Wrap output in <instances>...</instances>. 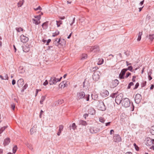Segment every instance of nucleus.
<instances>
[{
  "mask_svg": "<svg viewBox=\"0 0 154 154\" xmlns=\"http://www.w3.org/2000/svg\"><path fill=\"white\" fill-rule=\"evenodd\" d=\"M89 94L85 95L83 91L78 92L77 95V97L78 99H79L82 98L86 99V100L88 101L89 100Z\"/></svg>",
  "mask_w": 154,
  "mask_h": 154,
  "instance_id": "obj_1",
  "label": "nucleus"
},
{
  "mask_svg": "<svg viewBox=\"0 0 154 154\" xmlns=\"http://www.w3.org/2000/svg\"><path fill=\"white\" fill-rule=\"evenodd\" d=\"M122 105L125 107H128L130 105V102L129 99L127 98H125L122 100Z\"/></svg>",
  "mask_w": 154,
  "mask_h": 154,
  "instance_id": "obj_2",
  "label": "nucleus"
},
{
  "mask_svg": "<svg viewBox=\"0 0 154 154\" xmlns=\"http://www.w3.org/2000/svg\"><path fill=\"white\" fill-rule=\"evenodd\" d=\"M146 144L147 146H151L150 149H153L154 150L153 145H154V139H152L149 138L147 140Z\"/></svg>",
  "mask_w": 154,
  "mask_h": 154,
  "instance_id": "obj_3",
  "label": "nucleus"
},
{
  "mask_svg": "<svg viewBox=\"0 0 154 154\" xmlns=\"http://www.w3.org/2000/svg\"><path fill=\"white\" fill-rule=\"evenodd\" d=\"M98 105L97 107L99 110L102 111H104L106 109V107L105 105L102 101L101 100H98L97 102Z\"/></svg>",
  "mask_w": 154,
  "mask_h": 154,
  "instance_id": "obj_4",
  "label": "nucleus"
},
{
  "mask_svg": "<svg viewBox=\"0 0 154 154\" xmlns=\"http://www.w3.org/2000/svg\"><path fill=\"white\" fill-rule=\"evenodd\" d=\"M100 128L96 126L91 127L89 128L90 133L91 134H96L100 131Z\"/></svg>",
  "mask_w": 154,
  "mask_h": 154,
  "instance_id": "obj_5",
  "label": "nucleus"
},
{
  "mask_svg": "<svg viewBox=\"0 0 154 154\" xmlns=\"http://www.w3.org/2000/svg\"><path fill=\"white\" fill-rule=\"evenodd\" d=\"M100 72L99 71H95L93 73L92 75V78L94 80L97 81L100 78Z\"/></svg>",
  "mask_w": 154,
  "mask_h": 154,
  "instance_id": "obj_6",
  "label": "nucleus"
},
{
  "mask_svg": "<svg viewBox=\"0 0 154 154\" xmlns=\"http://www.w3.org/2000/svg\"><path fill=\"white\" fill-rule=\"evenodd\" d=\"M100 50L99 47L98 45L91 47L90 48V51L91 52L97 53L99 52Z\"/></svg>",
  "mask_w": 154,
  "mask_h": 154,
  "instance_id": "obj_7",
  "label": "nucleus"
},
{
  "mask_svg": "<svg viewBox=\"0 0 154 154\" xmlns=\"http://www.w3.org/2000/svg\"><path fill=\"white\" fill-rule=\"evenodd\" d=\"M142 99L141 95L139 94H136L135 96L134 100L135 103L138 104L140 101Z\"/></svg>",
  "mask_w": 154,
  "mask_h": 154,
  "instance_id": "obj_8",
  "label": "nucleus"
},
{
  "mask_svg": "<svg viewBox=\"0 0 154 154\" xmlns=\"http://www.w3.org/2000/svg\"><path fill=\"white\" fill-rule=\"evenodd\" d=\"M58 82V79L53 77H51L49 81V84L50 85H55Z\"/></svg>",
  "mask_w": 154,
  "mask_h": 154,
  "instance_id": "obj_9",
  "label": "nucleus"
},
{
  "mask_svg": "<svg viewBox=\"0 0 154 154\" xmlns=\"http://www.w3.org/2000/svg\"><path fill=\"white\" fill-rule=\"evenodd\" d=\"M119 83V81L117 79L113 80L110 84V87L111 88H113L116 87L118 85Z\"/></svg>",
  "mask_w": 154,
  "mask_h": 154,
  "instance_id": "obj_10",
  "label": "nucleus"
},
{
  "mask_svg": "<svg viewBox=\"0 0 154 154\" xmlns=\"http://www.w3.org/2000/svg\"><path fill=\"white\" fill-rule=\"evenodd\" d=\"M20 41L23 43H26L29 40V38L28 37L25 36L24 35H22L20 36Z\"/></svg>",
  "mask_w": 154,
  "mask_h": 154,
  "instance_id": "obj_11",
  "label": "nucleus"
},
{
  "mask_svg": "<svg viewBox=\"0 0 154 154\" xmlns=\"http://www.w3.org/2000/svg\"><path fill=\"white\" fill-rule=\"evenodd\" d=\"M127 71V69H124L122 70L121 72L119 75V78L120 79H124L125 77V72Z\"/></svg>",
  "mask_w": 154,
  "mask_h": 154,
  "instance_id": "obj_12",
  "label": "nucleus"
},
{
  "mask_svg": "<svg viewBox=\"0 0 154 154\" xmlns=\"http://www.w3.org/2000/svg\"><path fill=\"white\" fill-rule=\"evenodd\" d=\"M114 141L116 142H119L122 140V139L120 136L118 134H116L113 137Z\"/></svg>",
  "mask_w": 154,
  "mask_h": 154,
  "instance_id": "obj_13",
  "label": "nucleus"
},
{
  "mask_svg": "<svg viewBox=\"0 0 154 154\" xmlns=\"http://www.w3.org/2000/svg\"><path fill=\"white\" fill-rule=\"evenodd\" d=\"M62 40H63V42H65V40L63 39H61L60 38L59 39H58L57 38L56 39L55 41L54 42L53 44H54L55 45H57V46L59 44L63 45V44H62V43L60 42L62 41Z\"/></svg>",
  "mask_w": 154,
  "mask_h": 154,
  "instance_id": "obj_14",
  "label": "nucleus"
},
{
  "mask_svg": "<svg viewBox=\"0 0 154 154\" xmlns=\"http://www.w3.org/2000/svg\"><path fill=\"white\" fill-rule=\"evenodd\" d=\"M122 97L121 96L118 95L116 97L115 101L118 104H119L121 102L122 103Z\"/></svg>",
  "mask_w": 154,
  "mask_h": 154,
  "instance_id": "obj_15",
  "label": "nucleus"
},
{
  "mask_svg": "<svg viewBox=\"0 0 154 154\" xmlns=\"http://www.w3.org/2000/svg\"><path fill=\"white\" fill-rule=\"evenodd\" d=\"M109 94L108 91L106 90H103L101 91L100 94L103 97H106Z\"/></svg>",
  "mask_w": 154,
  "mask_h": 154,
  "instance_id": "obj_16",
  "label": "nucleus"
},
{
  "mask_svg": "<svg viewBox=\"0 0 154 154\" xmlns=\"http://www.w3.org/2000/svg\"><path fill=\"white\" fill-rule=\"evenodd\" d=\"M17 84L18 87L20 88L24 84L23 80L22 79H19L17 82Z\"/></svg>",
  "mask_w": 154,
  "mask_h": 154,
  "instance_id": "obj_17",
  "label": "nucleus"
},
{
  "mask_svg": "<svg viewBox=\"0 0 154 154\" xmlns=\"http://www.w3.org/2000/svg\"><path fill=\"white\" fill-rule=\"evenodd\" d=\"M88 113L90 114L91 115H94L95 114V111L94 108L91 107L88 110Z\"/></svg>",
  "mask_w": 154,
  "mask_h": 154,
  "instance_id": "obj_18",
  "label": "nucleus"
},
{
  "mask_svg": "<svg viewBox=\"0 0 154 154\" xmlns=\"http://www.w3.org/2000/svg\"><path fill=\"white\" fill-rule=\"evenodd\" d=\"M10 142V139L9 138H7L5 139L4 141L3 144L5 146L8 144Z\"/></svg>",
  "mask_w": 154,
  "mask_h": 154,
  "instance_id": "obj_19",
  "label": "nucleus"
},
{
  "mask_svg": "<svg viewBox=\"0 0 154 154\" xmlns=\"http://www.w3.org/2000/svg\"><path fill=\"white\" fill-rule=\"evenodd\" d=\"M79 125H81L84 126H86L87 125V124L85 121L81 120H79Z\"/></svg>",
  "mask_w": 154,
  "mask_h": 154,
  "instance_id": "obj_20",
  "label": "nucleus"
},
{
  "mask_svg": "<svg viewBox=\"0 0 154 154\" xmlns=\"http://www.w3.org/2000/svg\"><path fill=\"white\" fill-rule=\"evenodd\" d=\"M48 22V21H47L42 24V26L43 29H46L47 28Z\"/></svg>",
  "mask_w": 154,
  "mask_h": 154,
  "instance_id": "obj_21",
  "label": "nucleus"
},
{
  "mask_svg": "<svg viewBox=\"0 0 154 154\" xmlns=\"http://www.w3.org/2000/svg\"><path fill=\"white\" fill-rule=\"evenodd\" d=\"M8 127L7 126H4L2 128H1L0 129V136H1V134L2 132H3V131L6 129Z\"/></svg>",
  "mask_w": 154,
  "mask_h": 154,
  "instance_id": "obj_22",
  "label": "nucleus"
},
{
  "mask_svg": "<svg viewBox=\"0 0 154 154\" xmlns=\"http://www.w3.org/2000/svg\"><path fill=\"white\" fill-rule=\"evenodd\" d=\"M36 128L35 126H33L30 130V133L31 134H32L34 132L36 131Z\"/></svg>",
  "mask_w": 154,
  "mask_h": 154,
  "instance_id": "obj_23",
  "label": "nucleus"
},
{
  "mask_svg": "<svg viewBox=\"0 0 154 154\" xmlns=\"http://www.w3.org/2000/svg\"><path fill=\"white\" fill-rule=\"evenodd\" d=\"M24 2V0L20 1L17 4L18 7H21L23 4Z\"/></svg>",
  "mask_w": 154,
  "mask_h": 154,
  "instance_id": "obj_24",
  "label": "nucleus"
},
{
  "mask_svg": "<svg viewBox=\"0 0 154 154\" xmlns=\"http://www.w3.org/2000/svg\"><path fill=\"white\" fill-rule=\"evenodd\" d=\"M32 20L33 23H35V25H38L40 23V20H37L36 19H33Z\"/></svg>",
  "mask_w": 154,
  "mask_h": 154,
  "instance_id": "obj_25",
  "label": "nucleus"
},
{
  "mask_svg": "<svg viewBox=\"0 0 154 154\" xmlns=\"http://www.w3.org/2000/svg\"><path fill=\"white\" fill-rule=\"evenodd\" d=\"M142 35V32H139V33L138 37L137 39V40L138 41H139L140 40L141 38V35Z\"/></svg>",
  "mask_w": 154,
  "mask_h": 154,
  "instance_id": "obj_26",
  "label": "nucleus"
},
{
  "mask_svg": "<svg viewBox=\"0 0 154 154\" xmlns=\"http://www.w3.org/2000/svg\"><path fill=\"white\" fill-rule=\"evenodd\" d=\"M45 99V96H42L40 102L41 104H43V101Z\"/></svg>",
  "mask_w": 154,
  "mask_h": 154,
  "instance_id": "obj_27",
  "label": "nucleus"
},
{
  "mask_svg": "<svg viewBox=\"0 0 154 154\" xmlns=\"http://www.w3.org/2000/svg\"><path fill=\"white\" fill-rule=\"evenodd\" d=\"M87 57V55L86 54H83L81 56V59L83 60L86 59Z\"/></svg>",
  "mask_w": 154,
  "mask_h": 154,
  "instance_id": "obj_28",
  "label": "nucleus"
},
{
  "mask_svg": "<svg viewBox=\"0 0 154 154\" xmlns=\"http://www.w3.org/2000/svg\"><path fill=\"white\" fill-rule=\"evenodd\" d=\"M150 133L153 135H154V126H152L150 130Z\"/></svg>",
  "mask_w": 154,
  "mask_h": 154,
  "instance_id": "obj_29",
  "label": "nucleus"
},
{
  "mask_svg": "<svg viewBox=\"0 0 154 154\" xmlns=\"http://www.w3.org/2000/svg\"><path fill=\"white\" fill-rule=\"evenodd\" d=\"M148 38L151 41H152L154 38V34L149 35L148 36Z\"/></svg>",
  "mask_w": 154,
  "mask_h": 154,
  "instance_id": "obj_30",
  "label": "nucleus"
},
{
  "mask_svg": "<svg viewBox=\"0 0 154 154\" xmlns=\"http://www.w3.org/2000/svg\"><path fill=\"white\" fill-rule=\"evenodd\" d=\"M75 18L73 17L72 18V20L69 21V23L70 26H72L73 24L75 22Z\"/></svg>",
  "mask_w": 154,
  "mask_h": 154,
  "instance_id": "obj_31",
  "label": "nucleus"
},
{
  "mask_svg": "<svg viewBox=\"0 0 154 154\" xmlns=\"http://www.w3.org/2000/svg\"><path fill=\"white\" fill-rule=\"evenodd\" d=\"M17 146H15L13 148V153H15L16 152L17 149Z\"/></svg>",
  "mask_w": 154,
  "mask_h": 154,
  "instance_id": "obj_32",
  "label": "nucleus"
},
{
  "mask_svg": "<svg viewBox=\"0 0 154 154\" xmlns=\"http://www.w3.org/2000/svg\"><path fill=\"white\" fill-rule=\"evenodd\" d=\"M16 30L18 32H20V31H22L23 30V29L21 27H16Z\"/></svg>",
  "mask_w": 154,
  "mask_h": 154,
  "instance_id": "obj_33",
  "label": "nucleus"
},
{
  "mask_svg": "<svg viewBox=\"0 0 154 154\" xmlns=\"http://www.w3.org/2000/svg\"><path fill=\"white\" fill-rule=\"evenodd\" d=\"M64 82H65V81H63L62 82L60 83L59 85V87L60 88H62V87L63 88Z\"/></svg>",
  "mask_w": 154,
  "mask_h": 154,
  "instance_id": "obj_34",
  "label": "nucleus"
},
{
  "mask_svg": "<svg viewBox=\"0 0 154 154\" xmlns=\"http://www.w3.org/2000/svg\"><path fill=\"white\" fill-rule=\"evenodd\" d=\"M99 121L100 122L104 123L105 121V119L103 117H100L99 119Z\"/></svg>",
  "mask_w": 154,
  "mask_h": 154,
  "instance_id": "obj_35",
  "label": "nucleus"
},
{
  "mask_svg": "<svg viewBox=\"0 0 154 154\" xmlns=\"http://www.w3.org/2000/svg\"><path fill=\"white\" fill-rule=\"evenodd\" d=\"M125 69H127V71L128 70H129L131 71H132V70L133 69V67L131 66H128L127 68H125Z\"/></svg>",
  "mask_w": 154,
  "mask_h": 154,
  "instance_id": "obj_36",
  "label": "nucleus"
},
{
  "mask_svg": "<svg viewBox=\"0 0 154 154\" xmlns=\"http://www.w3.org/2000/svg\"><path fill=\"white\" fill-rule=\"evenodd\" d=\"M71 127L73 130H75L76 128V126L75 123H73L72 124Z\"/></svg>",
  "mask_w": 154,
  "mask_h": 154,
  "instance_id": "obj_37",
  "label": "nucleus"
},
{
  "mask_svg": "<svg viewBox=\"0 0 154 154\" xmlns=\"http://www.w3.org/2000/svg\"><path fill=\"white\" fill-rule=\"evenodd\" d=\"M34 17L35 18H37L38 20H39L41 19V16L40 15H38L35 16Z\"/></svg>",
  "mask_w": 154,
  "mask_h": 154,
  "instance_id": "obj_38",
  "label": "nucleus"
},
{
  "mask_svg": "<svg viewBox=\"0 0 154 154\" xmlns=\"http://www.w3.org/2000/svg\"><path fill=\"white\" fill-rule=\"evenodd\" d=\"M63 127L62 125H60L59 126V131H62L63 130Z\"/></svg>",
  "mask_w": 154,
  "mask_h": 154,
  "instance_id": "obj_39",
  "label": "nucleus"
},
{
  "mask_svg": "<svg viewBox=\"0 0 154 154\" xmlns=\"http://www.w3.org/2000/svg\"><path fill=\"white\" fill-rule=\"evenodd\" d=\"M63 100L61 99V100H58V104H62L63 103Z\"/></svg>",
  "mask_w": 154,
  "mask_h": 154,
  "instance_id": "obj_40",
  "label": "nucleus"
},
{
  "mask_svg": "<svg viewBox=\"0 0 154 154\" xmlns=\"http://www.w3.org/2000/svg\"><path fill=\"white\" fill-rule=\"evenodd\" d=\"M134 146L135 147V148L136 150L138 151L139 150V148L138 147V146L137 145L136 143H134Z\"/></svg>",
  "mask_w": 154,
  "mask_h": 154,
  "instance_id": "obj_41",
  "label": "nucleus"
},
{
  "mask_svg": "<svg viewBox=\"0 0 154 154\" xmlns=\"http://www.w3.org/2000/svg\"><path fill=\"white\" fill-rule=\"evenodd\" d=\"M117 94L116 93H114L111 94L110 95V97L112 98H114L116 97Z\"/></svg>",
  "mask_w": 154,
  "mask_h": 154,
  "instance_id": "obj_42",
  "label": "nucleus"
},
{
  "mask_svg": "<svg viewBox=\"0 0 154 154\" xmlns=\"http://www.w3.org/2000/svg\"><path fill=\"white\" fill-rule=\"evenodd\" d=\"M26 145L27 146V147L29 148L30 149H32V148L31 147V144H29L28 143H27L26 144Z\"/></svg>",
  "mask_w": 154,
  "mask_h": 154,
  "instance_id": "obj_43",
  "label": "nucleus"
},
{
  "mask_svg": "<svg viewBox=\"0 0 154 154\" xmlns=\"http://www.w3.org/2000/svg\"><path fill=\"white\" fill-rule=\"evenodd\" d=\"M139 86V83L137 82L136 84V85L135 86V87L134 88V89H137L138 88Z\"/></svg>",
  "mask_w": 154,
  "mask_h": 154,
  "instance_id": "obj_44",
  "label": "nucleus"
},
{
  "mask_svg": "<svg viewBox=\"0 0 154 154\" xmlns=\"http://www.w3.org/2000/svg\"><path fill=\"white\" fill-rule=\"evenodd\" d=\"M146 81L143 82L141 84V87H143L145 86L146 84Z\"/></svg>",
  "mask_w": 154,
  "mask_h": 154,
  "instance_id": "obj_45",
  "label": "nucleus"
},
{
  "mask_svg": "<svg viewBox=\"0 0 154 154\" xmlns=\"http://www.w3.org/2000/svg\"><path fill=\"white\" fill-rule=\"evenodd\" d=\"M131 75V73L129 72H128L127 73L125 77L126 78H127L128 77Z\"/></svg>",
  "mask_w": 154,
  "mask_h": 154,
  "instance_id": "obj_46",
  "label": "nucleus"
},
{
  "mask_svg": "<svg viewBox=\"0 0 154 154\" xmlns=\"http://www.w3.org/2000/svg\"><path fill=\"white\" fill-rule=\"evenodd\" d=\"M4 77V80H8V76L7 74H5V76Z\"/></svg>",
  "mask_w": 154,
  "mask_h": 154,
  "instance_id": "obj_47",
  "label": "nucleus"
},
{
  "mask_svg": "<svg viewBox=\"0 0 154 154\" xmlns=\"http://www.w3.org/2000/svg\"><path fill=\"white\" fill-rule=\"evenodd\" d=\"M42 9V8L40 7V6H39L37 8H34V10L35 11H37L38 10H41Z\"/></svg>",
  "mask_w": 154,
  "mask_h": 154,
  "instance_id": "obj_48",
  "label": "nucleus"
},
{
  "mask_svg": "<svg viewBox=\"0 0 154 154\" xmlns=\"http://www.w3.org/2000/svg\"><path fill=\"white\" fill-rule=\"evenodd\" d=\"M48 84V82L47 80H46L43 83V85L45 86Z\"/></svg>",
  "mask_w": 154,
  "mask_h": 154,
  "instance_id": "obj_49",
  "label": "nucleus"
},
{
  "mask_svg": "<svg viewBox=\"0 0 154 154\" xmlns=\"http://www.w3.org/2000/svg\"><path fill=\"white\" fill-rule=\"evenodd\" d=\"M72 0H67V3L68 4H71L72 3Z\"/></svg>",
  "mask_w": 154,
  "mask_h": 154,
  "instance_id": "obj_50",
  "label": "nucleus"
},
{
  "mask_svg": "<svg viewBox=\"0 0 154 154\" xmlns=\"http://www.w3.org/2000/svg\"><path fill=\"white\" fill-rule=\"evenodd\" d=\"M136 78V76H133V78H132V81L134 82H135V79Z\"/></svg>",
  "mask_w": 154,
  "mask_h": 154,
  "instance_id": "obj_51",
  "label": "nucleus"
},
{
  "mask_svg": "<svg viewBox=\"0 0 154 154\" xmlns=\"http://www.w3.org/2000/svg\"><path fill=\"white\" fill-rule=\"evenodd\" d=\"M26 49H27L26 50H25V49H24V48H23V51L26 52H27L29 50V48H27Z\"/></svg>",
  "mask_w": 154,
  "mask_h": 154,
  "instance_id": "obj_52",
  "label": "nucleus"
},
{
  "mask_svg": "<svg viewBox=\"0 0 154 154\" xmlns=\"http://www.w3.org/2000/svg\"><path fill=\"white\" fill-rule=\"evenodd\" d=\"M43 112V111L42 110H41L40 112V114L39 115V117L40 118L42 117V114Z\"/></svg>",
  "mask_w": 154,
  "mask_h": 154,
  "instance_id": "obj_53",
  "label": "nucleus"
},
{
  "mask_svg": "<svg viewBox=\"0 0 154 154\" xmlns=\"http://www.w3.org/2000/svg\"><path fill=\"white\" fill-rule=\"evenodd\" d=\"M11 108L13 110H14L15 108V106L14 104L11 105Z\"/></svg>",
  "mask_w": 154,
  "mask_h": 154,
  "instance_id": "obj_54",
  "label": "nucleus"
},
{
  "mask_svg": "<svg viewBox=\"0 0 154 154\" xmlns=\"http://www.w3.org/2000/svg\"><path fill=\"white\" fill-rule=\"evenodd\" d=\"M51 39H48V41H47V43L46 45H48L49 43L51 42Z\"/></svg>",
  "mask_w": 154,
  "mask_h": 154,
  "instance_id": "obj_55",
  "label": "nucleus"
},
{
  "mask_svg": "<svg viewBox=\"0 0 154 154\" xmlns=\"http://www.w3.org/2000/svg\"><path fill=\"white\" fill-rule=\"evenodd\" d=\"M12 84L13 85H15L16 83V81L14 79H13L12 81Z\"/></svg>",
  "mask_w": 154,
  "mask_h": 154,
  "instance_id": "obj_56",
  "label": "nucleus"
},
{
  "mask_svg": "<svg viewBox=\"0 0 154 154\" xmlns=\"http://www.w3.org/2000/svg\"><path fill=\"white\" fill-rule=\"evenodd\" d=\"M111 123V122H107L106 123V124H105L106 126H108L110 125Z\"/></svg>",
  "mask_w": 154,
  "mask_h": 154,
  "instance_id": "obj_57",
  "label": "nucleus"
},
{
  "mask_svg": "<svg viewBox=\"0 0 154 154\" xmlns=\"http://www.w3.org/2000/svg\"><path fill=\"white\" fill-rule=\"evenodd\" d=\"M114 132V131L113 130H111L110 131V134H112Z\"/></svg>",
  "mask_w": 154,
  "mask_h": 154,
  "instance_id": "obj_58",
  "label": "nucleus"
},
{
  "mask_svg": "<svg viewBox=\"0 0 154 154\" xmlns=\"http://www.w3.org/2000/svg\"><path fill=\"white\" fill-rule=\"evenodd\" d=\"M148 78L149 80H151L152 79V78L151 76L150 75H149V74H148Z\"/></svg>",
  "mask_w": 154,
  "mask_h": 154,
  "instance_id": "obj_59",
  "label": "nucleus"
},
{
  "mask_svg": "<svg viewBox=\"0 0 154 154\" xmlns=\"http://www.w3.org/2000/svg\"><path fill=\"white\" fill-rule=\"evenodd\" d=\"M28 85L27 84H25L24 86L23 87V88L25 89H26V88L27 87Z\"/></svg>",
  "mask_w": 154,
  "mask_h": 154,
  "instance_id": "obj_60",
  "label": "nucleus"
},
{
  "mask_svg": "<svg viewBox=\"0 0 154 154\" xmlns=\"http://www.w3.org/2000/svg\"><path fill=\"white\" fill-rule=\"evenodd\" d=\"M67 82L65 81V82H64V86H63V88H64L65 87H66L67 85V84L66 83Z\"/></svg>",
  "mask_w": 154,
  "mask_h": 154,
  "instance_id": "obj_61",
  "label": "nucleus"
},
{
  "mask_svg": "<svg viewBox=\"0 0 154 154\" xmlns=\"http://www.w3.org/2000/svg\"><path fill=\"white\" fill-rule=\"evenodd\" d=\"M154 87V85L153 84L151 85V86L150 87V89L151 90H152L153 89Z\"/></svg>",
  "mask_w": 154,
  "mask_h": 154,
  "instance_id": "obj_62",
  "label": "nucleus"
},
{
  "mask_svg": "<svg viewBox=\"0 0 154 154\" xmlns=\"http://www.w3.org/2000/svg\"><path fill=\"white\" fill-rule=\"evenodd\" d=\"M55 34H56L57 35L59 34V32L58 31H57L55 32Z\"/></svg>",
  "mask_w": 154,
  "mask_h": 154,
  "instance_id": "obj_63",
  "label": "nucleus"
},
{
  "mask_svg": "<svg viewBox=\"0 0 154 154\" xmlns=\"http://www.w3.org/2000/svg\"><path fill=\"white\" fill-rule=\"evenodd\" d=\"M129 84V85H130L131 86H132V85H134V83H133V82H130Z\"/></svg>",
  "mask_w": 154,
  "mask_h": 154,
  "instance_id": "obj_64",
  "label": "nucleus"
}]
</instances>
